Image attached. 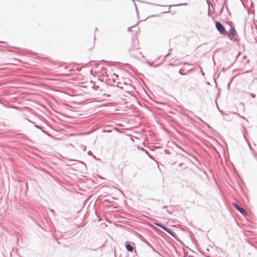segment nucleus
Listing matches in <instances>:
<instances>
[{
	"instance_id": "obj_1",
	"label": "nucleus",
	"mask_w": 257,
	"mask_h": 257,
	"mask_svg": "<svg viewBox=\"0 0 257 257\" xmlns=\"http://www.w3.org/2000/svg\"><path fill=\"white\" fill-rule=\"evenodd\" d=\"M80 210L76 206H74L72 209L69 210L66 214H65V219H75L77 218V214L79 212Z\"/></svg>"
},
{
	"instance_id": "obj_2",
	"label": "nucleus",
	"mask_w": 257,
	"mask_h": 257,
	"mask_svg": "<svg viewBox=\"0 0 257 257\" xmlns=\"http://www.w3.org/2000/svg\"><path fill=\"white\" fill-rule=\"evenodd\" d=\"M70 83L65 80V95L69 96L77 95L76 92L70 87Z\"/></svg>"
},
{
	"instance_id": "obj_3",
	"label": "nucleus",
	"mask_w": 257,
	"mask_h": 257,
	"mask_svg": "<svg viewBox=\"0 0 257 257\" xmlns=\"http://www.w3.org/2000/svg\"><path fill=\"white\" fill-rule=\"evenodd\" d=\"M215 25L216 29L221 35H225V29L224 26L219 21H215Z\"/></svg>"
},
{
	"instance_id": "obj_4",
	"label": "nucleus",
	"mask_w": 257,
	"mask_h": 257,
	"mask_svg": "<svg viewBox=\"0 0 257 257\" xmlns=\"http://www.w3.org/2000/svg\"><path fill=\"white\" fill-rule=\"evenodd\" d=\"M76 71H79V70L76 67L75 68H71L70 67L66 66V63L65 62V77L72 75Z\"/></svg>"
},
{
	"instance_id": "obj_5",
	"label": "nucleus",
	"mask_w": 257,
	"mask_h": 257,
	"mask_svg": "<svg viewBox=\"0 0 257 257\" xmlns=\"http://www.w3.org/2000/svg\"><path fill=\"white\" fill-rule=\"evenodd\" d=\"M233 206L243 215H245L247 214L246 210L243 207H241L237 203L233 202Z\"/></svg>"
},
{
	"instance_id": "obj_6",
	"label": "nucleus",
	"mask_w": 257,
	"mask_h": 257,
	"mask_svg": "<svg viewBox=\"0 0 257 257\" xmlns=\"http://www.w3.org/2000/svg\"><path fill=\"white\" fill-rule=\"evenodd\" d=\"M164 230L166 231L167 233L170 234L172 237L178 240V236L176 233L171 229L167 226H165Z\"/></svg>"
},
{
	"instance_id": "obj_7",
	"label": "nucleus",
	"mask_w": 257,
	"mask_h": 257,
	"mask_svg": "<svg viewBox=\"0 0 257 257\" xmlns=\"http://www.w3.org/2000/svg\"><path fill=\"white\" fill-rule=\"evenodd\" d=\"M133 244H134V243L133 242H130L128 241H126L125 242V247L126 249L130 252L133 251L134 247L133 246Z\"/></svg>"
},
{
	"instance_id": "obj_8",
	"label": "nucleus",
	"mask_w": 257,
	"mask_h": 257,
	"mask_svg": "<svg viewBox=\"0 0 257 257\" xmlns=\"http://www.w3.org/2000/svg\"><path fill=\"white\" fill-rule=\"evenodd\" d=\"M132 41L134 43V45L130 47V48H128V51L130 52H131L132 51H135V50H137L138 49H139V47L138 46H136L135 45V43H136V41H137V40H135V39H136V37H132Z\"/></svg>"
},
{
	"instance_id": "obj_9",
	"label": "nucleus",
	"mask_w": 257,
	"mask_h": 257,
	"mask_svg": "<svg viewBox=\"0 0 257 257\" xmlns=\"http://www.w3.org/2000/svg\"><path fill=\"white\" fill-rule=\"evenodd\" d=\"M236 34V32L235 30L232 27H230L229 30L227 32V35L228 37H233L235 36Z\"/></svg>"
},
{
	"instance_id": "obj_10",
	"label": "nucleus",
	"mask_w": 257,
	"mask_h": 257,
	"mask_svg": "<svg viewBox=\"0 0 257 257\" xmlns=\"http://www.w3.org/2000/svg\"><path fill=\"white\" fill-rule=\"evenodd\" d=\"M142 240L144 242L146 243L148 246H149L154 251L157 252L159 254H161V253L159 251L156 250L155 248L151 245V244L148 241H147V239L144 238Z\"/></svg>"
},
{
	"instance_id": "obj_11",
	"label": "nucleus",
	"mask_w": 257,
	"mask_h": 257,
	"mask_svg": "<svg viewBox=\"0 0 257 257\" xmlns=\"http://www.w3.org/2000/svg\"><path fill=\"white\" fill-rule=\"evenodd\" d=\"M140 55H141L142 57H144V56L142 55L141 52H140V51H137V52L135 54L131 53V56L132 57H133L134 58H138Z\"/></svg>"
},
{
	"instance_id": "obj_12",
	"label": "nucleus",
	"mask_w": 257,
	"mask_h": 257,
	"mask_svg": "<svg viewBox=\"0 0 257 257\" xmlns=\"http://www.w3.org/2000/svg\"><path fill=\"white\" fill-rule=\"evenodd\" d=\"M155 224L156 225H157V226L161 228L163 230H164V229L165 228V227L166 226L164 224H163V223H161L160 222H157V223H155Z\"/></svg>"
},
{
	"instance_id": "obj_13",
	"label": "nucleus",
	"mask_w": 257,
	"mask_h": 257,
	"mask_svg": "<svg viewBox=\"0 0 257 257\" xmlns=\"http://www.w3.org/2000/svg\"><path fill=\"white\" fill-rule=\"evenodd\" d=\"M65 132H66V128H70V126L69 125H66V124H65ZM65 135H69V136H71V135H71V134H67V133L66 134V133H65Z\"/></svg>"
},
{
	"instance_id": "obj_14",
	"label": "nucleus",
	"mask_w": 257,
	"mask_h": 257,
	"mask_svg": "<svg viewBox=\"0 0 257 257\" xmlns=\"http://www.w3.org/2000/svg\"><path fill=\"white\" fill-rule=\"evenodd\" d=\"M139 22L137 23L135 25L132 26H131V27H129L128 28H127V30L128 31H131V29L132 28L134 27L135 26H136V25H137L138 24Z\"/></svg>"
},
{
	"instance_id": "obj_15",
	"label": "nucleus",
	"mask_w": 257,
	"mask_h": 257,
	"mask_svg": "<svg viewBox=\"0 0 257 257\" xmlns=\"http://www.w3.org/2000/svg\"><path fill=\"white\" fill-rule=\"evenodd\" d=\"M187 3H185V4H177V5H175V6H186L187 5ZM174 5H172V6H173ZM171 7V6H170V7Z\"/></svg>"
},
{
	"instance_id": "obj_16",
	"label": "nucleus",
	"mask_w": 257,
	"mask_h": 257,
	"mask_svg": "<svg viewBox=\"0 0 257 257\" xmlns=\"http://www.w3.org/2000/svg\"><path fill=\"white\" fill-rule=\"evenodd\" d=\"M179 73L181 74V75H186L187 74V73H184L183 72V71H182V69H180L179 71Z\"/></svg>"
},
{
	"instance_id": "obj_17",
	"label": "nucleus",
	"mask_w": 257,
	"mask_h": 257,
	"mask_svg": "<svg viewBox=\"0 0 257 257\" xmlns=\"http://www.w3.org/2000/svg\"><path fill=\"white\" fill-rule=\"evenodd\" d=\"M232 79H230V81L229 82V83L227 84V89L228 90L230 89V84H231V83L232 82Z\"/></svg>"
},
{
	"instance_id": "obj_18",
	"label": "nucleus",
	"mask_w": 257,
	"mask_h": 257,
	"mask_svg": "<svg viewBox=\"0 0 257 257\" xmlns=\"http://www.w3.org/2000/svg\"><path fill=\"white\" fill-rule=\"evenodd\" d=\"M98 87H99L98 86H96L95 84H94L93 86H92L93 89H94L95 90H97L98 88Z\"/></svg>"
},
{
	"instance_id": "obj_19",
	"label": "nucleus",
	"mask_w": 257,
	"mask_h": 257,
	"mask_svg": "<svg viewBox=\"0 0 257 257\" xmlns=\"http://www.w3.org/2000/svg\"><path fill=\"white\" fill-rule=\"evenodd\" d=\"M250 95L252 97L254 98L255 97V94L253 93H250Z\"/></svg>"
},
{
	"instance_id": "obj_20",
	"label": "nucleus",
	"mask_w": 257,
	"mask_h": 257,
	"mask_svg": "<svg viewBox=\"0 0 257 257\" xmlns=\"http://www.w3.org/2000/svg\"><path fill=\"white\" fill-rule=\"evenodd\" d=\"M217 98H216V100H215V103L216 104V106H217V109L219 110V109H220L218 104H217Z\"/></svg>"
},
{
	"instance_id": "obj_21",
	"label": "nucleus",
	"mask_w": 257,
	"mask_h": 257,
	"mask_svg": "<svg viewBox=\"0 0 257 257\" xmlns=\"http://www.w3.org/2000/svg\"><path fill=\"white\" fill-rule=\"evenodd\" d=\"M217 98H216V100H215V103L216 104V106H217V109L219 110V109H220L218 104H217Z\"/></svg>"
},
{
	"instance_id": "obj_22",
	"label": "nucleus",
	"mask_w": 257,
	"mask_h": 257,
	"mask_svg": "<svg viewBox=\"0 0 257 257\" xmlns=\"http://www.w3.org/2000/svg\"><path fill=\"white\" fill-rule=\"evenodd\" d=\"M147 63L148 64H149V65L150 66H153V63L150 62H149V61H147Z\"/></svg>"
},
{
	"instance_id": "obj_23",
	"label": "nucleus",
	"mask_w": 257,
	"mask_h": 257,
	"mask_svg": "<svg viewBox=\"0 0 257 257\" xmlns=\"http://www.w3.org/2000/svg\"><path fill=\"white\" fill-rule=\"evenodd\" d=\"M165 153L166 154H169L170 153H169V151L168 150H165Z\"/></svg>"
},
{
	"instance_id": "obj_24",
	"label": "nucleus",
	"mask_w": 257,
	"mask_h": 257,
	"mask_svg": "<svg viewBox=\"0 0 257 257\" xmlns=\"http://www.w3.org/2000/svg\"><path fill=\"white\" fill-rule=\"evenodd\" d=\"M219 111L220 112V113H221V114H222V115H224V112H223V110H222L219 109Z\"/></svg>"
},
{
	"instance_id": "obj_25",
	"label": "nucleus",
	"mask_w": 257,
	"mask_h": 257,
	"mask_svg": "<svg viewBox=\"0 0 257 257\" xmlns=\"http://www.w3.org/2000/svg\"><path fill=\"white\" fill-rule=\"evenodd\" d=\"M66 109V108H65V110ZM65 113H66V111H65ZM65 118H69L70 117L66 113H65Z\"/></svg>"
},
{
	"instance_id": "obj_26",
	"label": "nucleus",
	"mask_w": 257,
	"mask_h": 257,
	"mask_svg": "<svg viewBox=\"0 0 257 257\" xmlns=\"http://www.w3.org/2000/svg\"><path fill=\"white\" fill-rule=\"evenodd\" d=\"M87 154L89 155H91V154H92V153L91 151H89L88 152H87Z\"/></svg>"
},
{
	"instance_id": "obj_27",
	"label": "nucleus",
	"mask_w": 257,
	"mask_h": 257,
	"mask_svg": "<svg viewBox=\"0 0 257 257\" xmlns=\"http://www.w3.org/2000/svg\"><path fill=\"white\" fill-rule=\"evenodd\" d=\"M184 65H191L192 64H190L188 62H185L184 63Z\"/></svg>"
},
{
	"instance_id": "obj_28",
	"label": "nucleus",
	"mask_w": 257,
	"mask_h": 257,
	"mask_svg": "<svg viewBox=\"0 0 257 257\" xmlns=\"http://www.w3.org/2000/svg\"><path fill=\"white\" fill-rule=\"evenodd\" d=\"M179 147L180 149H181V150H183L184 152H185L186 154H188V155H189V154L187 153V152H186V151H184V150L183 149H182L181 148H180V147Z\"/></svg>"
},
{
	"instance_id": "obj_29",
	"label": "nucleus",
	"mask_w": 257,
	"mask_h": 257,
	"mask_svg": "<svg viewBox=\"0 0 257 257\" xmlns=\"http://www.w3.org/2000/svg\"><path fill=\"white\" fill-rule=\"evenodd\" d=\"M135 8H136V12L138 13V10H137V6H136V4L135 3Z\"/></svg>"
},
{
	"instance_id": "obj_30",
	"label": "nucleus",
	"mask_w": 257,
	"mask_h": 257,
	"mask_svg": "<svg viewBox=\"0 0 257 257\" xmlns=\"http://www.w3.org/2000/svg\"><path fill=\"white\" fill-rule=\"evenodd\" d=\"M167 207V206L165 205V206H163V207H162V208H163V209H165V208H166Z\"/></svg>"
},
{
	"instance_id": "obj_31",
	"label": "nucleus",
	"mask_w": 257,
	"mask_h": 257,
	"mask_svg": "<svg viewBox=\"0 0 257 257\" xmlns=\"http://www.w3.org/2000/svg\"><path fill=\"white\" fill-rule=\"evenodd\" d=\"M167 211L169 214H171V212L170 210H167Z\"/></svg>"
},
{
	"instance_id": "obj_32",
	"label": "nucleus",
	"mask_w": 257,
	"mask_h": 257,
	"mask_svg": "<svg viewBox=\"0 0 257 257\" xmlns=\"http://www.w3.org/2000/svg\"><path fill=\"white\" fill-rule=\"evenodd\" d=\"M250 72H251V70H248V71H245L244 73H249Z\"/></svg>"
},
{
	"instance_id": "obj_33",
	"label": "nucleus",
	"mask_w": 257,
	"mask_h": 257,
	"mask_svg": "<svg viewBox=\"0 0 257 257\" xmlns=\"http://www.w3.org/2000/svg\"><path fill=\"white\" fill-rule=\"evenodd\" d=\"M201 72L202 75H204V73L203 72L202 70H201Z\"/></svg>"
},
{
	"instance_id": "obj_34",
	"label": "nucleus",
	"mask_w": 257,
	"mask_h": 257,
	"mask_svg": "<svg viewBox=\"0 0 257 257\" xmlns=\"http://www.w3.org/2000/svg\"><path fill=\"white\" fill-rule=\"evenodd\" d=\"M169 65H171V66H174V64H173V63H170V64H169Z\"/></svg>"
},
{
	"instance_id": "obj_35",
	"label": "nucleus",
	"mask_w": 257,
	"mask_h": 257,
	"mask_svg": "<svg viewBox=\"0 0 257 257\" xmlns=\"http://www.w3.org/2000/svg\"><path fill=\"white\" fill-rule=\"evenodd\" d=\"M223 6L222 7V8H221V11H221V12H222V10H223Z\"/></svg>"
},
{
	"instance_id": "obj_36",
	"label": "nucleus",
	"mask_w": 257,
	"mask_h": 257,
	"mask_svg": "<svg viewBox=\"0 0 257 257\" xmlns=\"http://www.w3.org/2000/svg\"><path fill=\"white\" fill-rule=\"evenodd\" d=\"M182 165V163H180L179 165V166H181Z\"/></svg>"
},
{
	"instance_id": "obj_37",
	"label": "nucleus",
	"mask_w": 257,
	"mask_h": 257,
	"mask_svg": "<svg viewBox=\"0 0 257 257\" xmlns=\"http://www.w3.org/2000/svg\"><path fill=\"white\" fill-rule=\"evenodd\" d=\"M169 55V53H168V54H167L166 55V56H166V57H167V56H168Z\"/></svg>"
},
{
	"instance_id": "obj_38",
	"label": "nucleus",
	"mask_w": 257,
	"mask_h": 257,
	"mask_svg": "<svg viewBox=\"0 0 257 257\" xmlns=\"http://www.w3.org/2000/svg\"><path fill=\"white\" fill-rule=\"evenodd\" d=\"M226 1V0H224V4H223V5L225 4V3Z\"/></svg>"
},
{
	"instance_id": "obj_39",
	"label": "nucleus",
	"mask_w": 257,
	"mask_h": 257,
	"mask_svg": "<svg viewBox=\"0 0 257 257\" xmlns=\"http://www.w3.org/2000/svg\"><path fill=\"white\" fill-rule=\"evenodd\" d=\"M95 35H94V40H95Z\"/></svg>"
},
{
	"instance_id": "obj_40",
	"label": "nucleus",
	"mask_w": 257,
	"mask_h": 257,
	"mask_svg": "<svg viewBox=\"0 0 257 257\" xmlns=\"http://www.w3.org/2000/svg\"><path fill=\"white\" fill-rule=\"evenodd\" d=\"M146 154H148V151H146Z\"/></svg>"
},
{
	"instance_id": "obj_41",
	"label": "nucleus",
	"mask_w": 257,
	"mask_h": 257,
	"mask_svg": "<svg viewBox=\"0 0 257 257\" xmlns=\"http://www.w3.org/2000/svg\"><path fill=\"white\" fill-rule=\"evenodd\" d=\"M144 2V3H148V2H145V1H144V2Z\"/></svg>"
},
{
	"instance_id": "obj_42",
	"label": "nucleus",
	"mask_w": 257,
	"mask_h": 257,
	"mask_svg": "<svg viewBox=\"0 0 257 257\" xmlns=\"http://www.w3.org/2000/svg\"><path fill=\"white\" fill-rule=\"evenodd\" d=\"M170 8L169 9L168 11L167 12H169Z\"/></svg>"
},
{
	"instance_id": "obj_43",
	"label": "nucleus",
	"mask_w": 257,
	"mask_h": 257,
	"mask_svg": "<svg viewBox=\"0 0 257 257\" xmlns=\"http://www.w3.org/2000/svg\"><path fill=\"white\" fill-rule=\"evenodd\" d=\"M150 158H151V155H149Z\"/></svg>"
},
{
	"instance_id": "obj_44",
	"label": "nucleus",
	"mask_w": 257,
	"mask_h": 257,
	"mask_svg": "<svg viewBox=\"0 0 257 257\" xmlns=\"http://www.w3.org/2000/svg\"><path fill=\"white\" fill-rule=\"evenodd\" d=\"M206 257H209L208 255H206Z\"/></svg>"
}]
</instances>
